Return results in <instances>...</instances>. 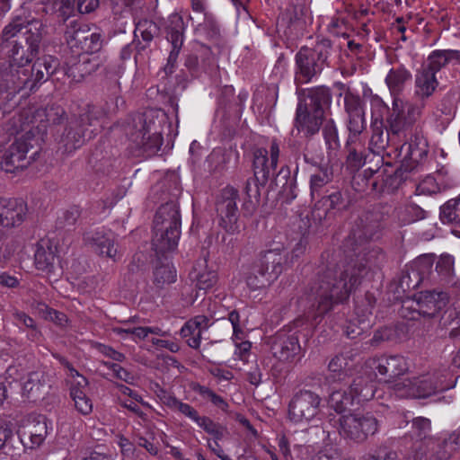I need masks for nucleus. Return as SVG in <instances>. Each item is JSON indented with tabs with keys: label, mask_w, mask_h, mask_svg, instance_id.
<instances>
[{
	"label": "nucleus",
	"mask_w": 460,
	"mask_h": 460,
	"mask_svg": "<svg viewBox=\"0 0 460 460\" xmlns=\"http://www.w3.org/2000/svg\"><path fill=\"white\" fill-rule=\"evenodd\" d=\"M196 391L205 399L209 400L215 406L218 407L222 411H226L228 409V403L224 400L223 397L214 393L212 390L206 386L199 385Z\"/></svg>",
	"instance_id": "de8ad7c7"
},
{
	"label": "nucleus",
	"mask_w": 460,
	"mask_h": 460,
	"mask_svg": "<svg viewBox=\"0 0 460 460\" xmlns=\"http://www.w3.org/2000/svg\"><path fill=\"white\" fill-rule=\"evenodd\" d=\"M270 352L279 361L291 362L300 354L301 347L295 335L278 334L270 340Z\"/></svg>",
	"instance_id": "a211bd4d"
},
{
	"label": "nucleus",
	"mask_w": 460,
	"mask_h": 460,
	"mask_svg": "<svg viewBox=\"0 0 460 460\" xmlns=\"http://www.w3.org/2000/svg\"><path fill=\"white\" fill-rule=\"evenodd\" d=\"M348 163L355 168L361 167L364 164V155L362 151H358L357 146L349 147Z\"/></svg>",
	"instance_id": "680f3d73"
},
{
	"label": "nucleus",
	"mask_w": 460,
	"mask_h": 460,
	"mask_svg": "<svg viewBox=\"0 0 460 460\" xmlns=\"http://www.w3.org/2000/svg\"><path fill=\"white\" fill-rule=\"evenodd\" d=\"M261 272L258 268L252 272L246 278V283L251 289L256 290L260 288H266L272 284L279 277V269L278 266L273 267V269L266 272Z\"/></svg>",
	"instance_id": "7c9ffc66"
},
{
	"label": "nucleus",
	"mask_w": 460,
	"mask_h": 460,
	"mask_svg": "<svg viewBox=\"0 0 460 460\" xmlns=\"http://www.w3.org/2000/svg\"><path fill=\"white\" fill-rule=\"evenodd\" d=\"M48 386L41 373L33 372L22 384V393L30 400H38L46 393Z\"/></svg>",
	"instance_id": "c756f323"
},
{
	"label": "nucleus",
	"mask_w": 460,
	"mask_h": 460,
	"mask_svg": "<svg viewBox=\"0 0 460 460\" xmlns=\"http://www.w3.org/2000/svg\"><path fill=\"white\" fill-rule=\"evenodd\" d=\"M198 31L210 40L217 41L221 37L220 26L212 13H205L204 21L199 24Z\"/></svg>",
	"instance_id": "58836bf2"
},
{
	"label": "nucleus",
	"mask_w": 460,
	"mask_h": 460,
	"mask_svg": "<svg viewBox=\"0 0 460 460\" xmlns=\"http://www.w3.org/2000/svg\"><path fill=\"white\" fill-rule=\"evenodd\" d=\"M434 259L431 255H423L419 257L415 262L414 266L416 270L421 274V275H427L430 272L432 267H433Z\"/></svg>",
	"instance_id": "6e6d98bb"
},
{
	"label": "nucleus",
	"mask_w": 460,
	"mask_h": 460,
	"mask_svg": "<svg viewBox=\"0 0 460 460\" xmlns=\"http://www.w3.org/2000/svg\"><path fill=\"white\" fill-rule=\"evenodd\" d=\"M26 31V24L22 22V19L17 17L11 22L5 25L1 33V43H13L14 38L19 34Z\"/></svg>",
	"instance_id": "79ce46f5"
},
{
	"label": "nucleus",
	"mask_w": 460,
	"mask_h": 460,
	"mask_svg": "<svg viewBox=\"0 0 460 460\" xmlns=\"http://www.w3.org/2000/svg\"><path fill=\"white\" fill-rule=\"evenodd\" d=\"M288 262L287 252L282 246H277L263 252L260 259V263L257 268L261 271H270L273 267L278 266L279 269V275L282 273L284 264Z\"/></svg>",
	"instance_id": "bb28decb"
},
{
	"label": "nucleus",
	"mask_w": 460,
	"mask_h": 460,
	"mask_svg": "<svg viewBox=\"0 0 460 460\" xmlns=\"http://www.w3.org/2000/svg\"><path fill=\"white\" fill-rule=\"evenodd\" d=\"M31 447H39L45 440L48 435V422L43 418L37 420L28 430Z\"/></svg>",
	"instance_id": "c03bdc74"
},
{
	"label": "nucleus",
	"mask_w": 460,
	"mask_h": 460,
	"mask_svg": "<svg viewBox=\"0 0 460 460\" xmlns=\"http://www.w3.org/2000/svg\"><path fill=\"white\" fill-rule=\"evenodd\" d=\"M39 60V66L43 67L46 71L47 77H50L59 65L58 58L53 56H44Z\"/></svg>",
	"instance_id": "4d7b16f0"
},
{
	"label": "nucleus",
	"mask_w": 460,
	"mask_h": 460,
	"mask_svg": "<svg viewBox=\"0 0 460 460\" xmlns=\"http://www.w3.org/2000/svg\"><path fill=\"white\" fill-rule=\"evenodd\" d=\"M344 102L348 114L364 113L362 102L359 96L354 95L351 93H346Z\"/></svg>",
	"instance_id": "5fc2aeb1"
},
{
	"label": "nucleus",
	"mask_w": 460,
	"mask_h": 460,
	"mask_svg": "<svg viewBox=\"0 0 460 460\" xmlns=\"http://www.w3.org/2000/svg\"><path fill=\"white\" fill-rule=\"evenodd\" d=\"M46 318L59 326H66L67 323L66 315L61 312L53 309H47Z\"/></svg>",
	"instance_id": "69168bd1"
},
{
	"label": "nucleus",
	"mask_w": 460,
	"mask_h": 460,
	"mask_svg": "<svg viewBox=\"0 0 460 460\" xmlns=\"http://www.w3.org/2000/svg\"><path fill=\"white\" fill-rule=\"evenodd\" d=\"M173 411L189 418L207 433L212 435L216 438H220L224 435V429L221 426L216 424L212 420L206 416H199L197 410L189 403L179 400Z\"/></svg>",
	"instance_id": "aec40b11"
},
{
	"label": "nucleus",
	"mask_w": 460,
	"mask_h": 460,
	"mask_svg": "<svg viewBox=\"0 0 460 460\" xmlns=\"http://www.w3.org/2000/svg\"><path fill=\"white\" fill-rule=\"evenodd\" d=\"M366 367L381 376L394 378L407 373L410 364L404 357L393 355L370 358L367 361Z\"/></svg>",
	"instance_id": "2eb2a0df"
},
{
	"label": "nucleus",
	"mask_w": 460,
	"mask_h": 460,
	"mask_svg": "<svg viewBox=\"0 0 460 460\" xmlns=\"http://www.w3.org/2000/svg\"><path fill=\"white\" fill-rule=\"evenodd\" d=\"M27 205L21 199L0 198V225L4 227L20 226L26 218Z\"/></svg>",
	"instance_id": "dca6fc26"
},
{
	"label": "nucleus",
	"mask_w": 460,
	"mask_h": 460,
	"mask_svg": "<svg viewBox=\"0 0 460 460\" xmlns=\"http://www.w3.org/2000/svg\"><path fill=\"white\" fill-rule=\"evenodd\" d=\"M181 217L175 202L161 206L154 221L153 245L157 252L173 251L180 239Z\"/></svg>",
	"instance_id": "423d86ee"
},
{
	"label": "nucleus",
	"mask_w": 460,
	"mask_h": 460,
	"mask_svg": "<svg viewBox=\"0 0 460 460\" xmlns=\"http://www.w3.org/2000/svg\"><path fill=\"white\" fill-rule=\"evenodd\" d=\"M59 361L68 369L69 376L76 378V380L72 382L70 388V396L74 402L75 408L83 415L91 413L93 411V403L86 394L88 385L86 378L81 376L64 358H59Z\"/></svg>",
	"instance_id": "4468645a"
},
{
	"label": "nucleus",
	"mask_w": 460,
	"mask_h": 460,
	"mask_svg": "<svg viewBox=\"0 0 460 460\" xmlns=\"http://www.w3.org/2000/svg\"><path fill=\"white\" fill-rule=\"evenodd\" d=\"M362 269L348 267L339 273L327 269L311 285L307 299L314 301L313 307L319 314L331 311L335 305L343 303L349 294L360 284Z\"/></svg>",
	"instance_id": "f03ea898"
},
{
	"label": "nucleus",
	"mask_w": 460,
	"mask_h": 460,
	"mask_svg": "<svg viewBox=\"0 0 460 460\" xmlns=\"http://www.w3.org/2000/svg\"><path fill=\"white\" fill-rule=\"evenodd\" d=\"M193 280L199 290L208 291L212 289L217 283V273L209 269L204 260L199 262L194 268Z\"/></svg>",
	"instance_id": "cd10ccee"
},
{
	"label": "nucleus",
	"mask_w": 460,
	"mask_h": 460,
	"mask_svg": "<svg viewBox=\"0 0 460 460\" xmlns=\"http://www.w3.org/2000/svg\"><path fill=\"white\" fill-rule=\"evenodd\" d=\"M349 390L354 396V401L357 400L358 402L371 400L376 393L375 385L366 382L362 377L356 378Z\"/></svg>",
	"instance_id": "72a5a7b5"
},
{
	"label": "nucleus",
	"mask_w": 460,
	"mask_h": 460,
	"mask_svg": "<svg viewBox=\"0 0 460 460\" xmlns=\"http://www.w3.org/2000/svg\"><path fill=\"white\" fill-rule=\"evenodd\" d=\"M321 402V397L314 392L303 390L296 393L288 405L289 420L298 424H308L319 419Z\"/></svg>",
	"instance_id": "1a4fd4ad"
},
{
	"label": "nucleus",
	"mask_w": 460,
	"mask_h": 460,
	"mask_svg": "<svg viewBox=\"0 0 460 460\" xmlns=\"http://www.w3.org/2000/svg\"><path fill=\"white\" fill-rule=\"evenodd\" d=\"M332 180V173L328 171V169H321L317 172L314 173L311 176V190L314 195L323 186L327 184Z\"/></svg>",
	"instance_id": "09e8293b"
},
{
	"label": "nucleus",
	"mask_w": 460,
	"mask_h": 460,
	"mask_svg": "<svg viewBox=\"0 0 460 460\" xmlns=\"http://www.w3.org/2000/svg\"><path fill=\"white\" fill-rule=\"evenodd\" d=\"M34 257L37 269L46 272L54 271L58 262L55 251L50 246L39 245Z\"/></svg>",
	"instance_id": "2f4dec72"
},
{
	"label": "nucleus",
	"mask_w": 460,
	"mask_h": 460,
	"mask_svg": "<svg viewBox=\"0 0 460 460\" xmlns=\"http://www.w3.org/2000/svg\"><path fill=\"white\" fill-rule=\"evenodd\" d=\"M411 74L403 67L393 68L385 78L387 86H400L407 83Z\"/></svg>",
	"instance_id": "49530a36"
},
{
	"label": "nucleus",
	"mask_w": 460,
	"mask_h": 460,
	"mask_svg": "<svg viewBox=\"0 0 460 460\" xmlns=\"http://www.w3.org/2000/svg\"><path fill=\"white\" fill-rule=\"evenodd\" d=\"M132 141L146 152H156L163 145V131H153V133H143L141 136H135L131 133Z\"/></svg>",
	"instance_id": "473e14b6"
},
{
	"label": "nucleus",
	"mask_w": 460,
	"mask_h": 460,
	"mask_svg": "<svg viewBox=\"0 0 460 460\" xmlns=\"http://www.w3.org/2000/svg\"><path fill=\"white\" fill-rule=\"evenodd\" d=\"M209 320L204 315H198L188 321L181 329V334L187 340L190 347L197 349L200 345L201 335L208 328Z\"/></svg>",
	"instance_id": "4be33fe9"
},
{
	"label": "nucleus",
	"mask_w": 460,
	"mask_h": 460,
	"mask_svg": "<svg viewBox=\"0 0 460 460\" xmlns=\"http://www.w3.org/2000/svg\"><path fill=\"white\" fill-rule=\"evenodd\" d=\"M107 368L111 369L114 376L120 380L125 381L128 384H133L135 381L134 376L129 373L128 370L123 368L117 363H112L109 361H103L102 363Z\"/></svg>",
	"instance_id": "864d4df0"
},
{
	"label": "nucleus",
	"mask_w": 460,
	"mask_h": 460,
	"mask_svg": "<svg viewBox=\"0 0 460 460\" xmlns=\"http://www.w3.org/2000/svg\"><path fill=\"white\" fill-rule=\"evenodd\" d=\"M454 266V259L451 256H443L437 263L436 270L439 274L448 276L451 274Z\"/></svg>",
	"instance_id": "13d9d810"
},
{
	"label": "nucleus",
	"mask_w": 460,
	"mask_h": 460,
	"mask_svg": "<svg viewBox=\"0 0 460 460\" xmlns=\"http://www.w3.org/2000/svg\"><path fill=\"white\" fill-rule=\"evenodd\" d=\"M299 100L295 126L305 135H313L320 129L323 119V104L330 102L323 88H301L296 91Z\"/></svg>",
	"instance_id": "20e7f679"
},
{
	"label": "nucleus",
	"mask_w": 460,
	"mask_h": 460,
	"mask_svg": "<svg viewBox=\"0 0 460 460\" xmlns=\"http://www.w3.org/2000/svg\"><path fill=\"white\" fill-rule=\"evenodd\" d=\"M32 83L31 86H35L38 84L46 83L49 77H47L46 71L43 67L39 66V60H37L32 66Z\"/></svg>",
	"instance_id": "bf43d9fd"
},
{
	"label": "nucleus",
	"mask_w": 460,
	"mask_h": 460,
	"mask_svg": "<svg viewBox=\"0 0 460 460\" xmlns=\"http://www.w3.org/2000/svg\"><path fill=\"white\" fill-rule=\"evenodd\" d=\"M185 30L186 25L181 15L174 13L168 17L165 25V32L167 40L172 44V49L164 67L165 73H171L177 62L184 42Z\"/></svg>",
	"instance_id": "9d476101"
},
{
	"label": "nucleus",
	"mask_w": 460,
	"mask_h": 460,
	"mask_svg": "<svg viewBox=\"0 0 460 460\" xmlns=\"http://www.w3.org/2000/svg\"><path fill=\"white\" fill-rule=\"evenodd\" d=\"M332 51V41L318 37L312 46H303L296 54V75L297 84H305L314 81L323 70L329 66V58Z\"/></svg>",
	"instance_id": "39448f33"
},
{
	"label": "nucleus",
	"mask_w": 460,
	"mask_h": 460,
	"mask_svg": "<svg viewBox=\"0 0 460 460\" xmlns=\"http://www.w3.org/2000/svg\"><path fill=\"white\" fill-rule=\"evenodd\" d=\"M154 391L159 399L160 402L169 408L170 410L173 411L176 404L179 402V399H177L174 395H172L171 393L167 392L164 388H162L158 384H154Z\"/></svg>",
	"instance_id": "3c124183"
},
{
	"label": "nucleus",
	"mask_w": 460,
	"mask_h": 460,
	"mask_svg": "<svg viewBox=\"0 0 460 460\" xmlns=\"http://www.w3.org/2000/svg\"><path fill=\"white\" fill-rule=\"evenodd\" d=\"M309 15L306 0H290L284 13V17L290 26H295L298 30L305 29Z\"/></svg>",
	"instance_id": "393cba45"
},
{
	"label": "nucleus",
	"mask_w": 460,
	"mask_h": 460,
	"mask_svg": "<svg viewBox=\"0 0 460 460\" xmlns=\"http://www.w3.org/2000/svg\"><path fill=\"white\" fill-rule=\"evenodd\" d=\"M46 33V26L41 21H29L26 22V31L22 32V39L14 40L13 43L0 44V51L11 66L23 67L39 55Z\"/></svg>",
	"instance_id": "7ed1b4c3"
},
{
	"label": "nucleus",
	"mask_w": 460,
	"mask_h": 460,
	"mask_svg": "<svg viewBox=\"0 0 460 460\" xmlns=\"http://www.w3.org/2000/svg\"><path fill=\"white\" fill-rule=\"evenodd\" d=\"M89 25L76 19L69 20L66 24L64 38L67 47L74 55H78L79 48L84 41V35Z\"/></svg>",
	"instance_id": "b1692460"
},
{
	"label": "nucleus",
	"mask_w": 460,
	"mask_h": 460,
	"mask_svg": "<svg viewBox=\"0 0 460 460\" xmlns=\"http://www.w3.org/2000/svg\"><path fill=\"white\" fill-rule=\"evenodd\" d=\"M436 74L427 64H423L416 75V86H433V84H438Z\"/></svg>",
	"instance_id": "a18cd8bd"
},
{
	"label": "nucleus",
	"mask_w": 460,
	"mask_h": 460,
	"mask_svg": "<svg viewBox=\"0 0 460 460\" xmlns=\"http://www.w3.org/2000/svg\"><path fill=\"white\" fill-rule=\"evenodd\" d=\"M65 115L63 108L51 105L48 108L28 107L13 119L17 131L24 132L18 137L2 155L1 166L6 172H13L26 166V156L43 134L49 124H58Z\"/></svg>",
	"instance_id": "f257e3e1"
},
{
	"label": "nucleus",
	"mask_w": 460,
	"mask_h": 460,
	"mask_svg": "<svg viewBox=\"0 0 460 460\" xmlns=\"http://www.w3.org/2000/svg\"><path fill=\"white\" fill-rule=\"evenodd\" d=\"M228 320L233 327V338L234 340H242L243 331L240 327V315L236 311L228 314Z\"/></svg>",
	"instance_id": "052dcab7"
},
{
	"label": "nucleus",
	"mask_w": 460,
	"mask_h": 460,
	"mask_svg": "<svg viewBox=\"0 0 460 460\" xmlns=\"http://www.w3.org/2000/svg\"><path fill=\"white\" fill-rule=\"evenodd\" d=\"M452 61V49L432 51L427 59V65L438 73L442 67Z\"/></svg>",
	"instance_id": "a19ab883"
},
{
	"label": "nucleus",
	"mask_w": 460,
	"mask_h": 460,
	"mask_svg": "<svg viewBox=\"0 0 460 460\" xmlns=\"http://www.w3.org/2000/svg\"><path fill=\"white\" fill-rule=\"evenodd\" d=\"M311 460H340V457L337 452L331 450L319 452Z\"/></svg>",
	"instance_id": "774afa93"
},
{
	"label": "nucleus",
	"mask_w": 460,
	"mask_h": 460,
	"mask_svg": "<svg viewBox=\"0 0 460 460\" xmlns=\"http://www.w3.org/2000/svg\"><path fill=\"white\" fill-rule=\"evenodd\" d=\"M456 184L448 171L441 168L424 177L417 185L418 195H434L453 188Z\"/></svg>",
	"instance_id": "f3484780"
},
{
	"label": "nucleus",
	"mask_w": 460,
	"mask_h": 460,
	"mask_svg": "<svg viewBox=\"0 0 460 460\" xmlns=\"http://www.w3.org/2000/svg\"><path fill=\"white\" fill-rule=\"evenodd\" d=\"M409 302H405L402 305L404 316H407L404 311L413 309L420 315L433 317L446 306L447 296L443 292L425 291L418 294L411 305H408Z\"/></svg>",
	"instance_id": "f8f14e48"
},
{
	"label": "nucleus",
	"mask_w": 460,
	"mask_h": 460,
	"mask_svg": "<svg viewBox=\"0 0 460 460\" xmlns=\"http://www.w3.org/2000/svg\"><path fill=\"white\" fill-rule=\"evenodd\" d=\"M84 38V41L82 42L77 56H80L84 53H94L102 49V35L99 32L92 31L90 27L88 28Z\"/></svg>",
	"instance_id": "ea45409f"
},
{
	"label": "nucleus",
	"mask_w": 460,
	"mask_h": 460,
	"mask_svg": "<svg viewBox=\"0 0 460 460\" xmlns=\"http://www.w3.org/2000/svg\"><path fill=\"white\" fill-rule=\"evenodd\" d=\"M348 115V129L349 131L348 145L355 144L356 146L363 147V145L358 142V136L365 128L364 113H352Z\"/></svg>",
	"instance_id": "e433bc0d"
},
{
	"label": "nucleus",
	"mask_w": 460,
	"mask_h": 460,
	"mask_svg": "<svg viewBox=\"0 0 460 460\" xmlns=\"http://www.w3.org/2000/svg\"><path fill=\"white\" fill-rule=\"evenodd\" d=\"M165 122V115L158 110L149 109L141 114H137L130 119L125 127L126 133L131 137L148 134L153 131H163V124Z\"/></svg>",
	"instance_id": "ddd939ff"
},
{
	"label": "nucleus",
	"mask_w": 460,
	"mask_h": 460,
	"mask_svg": "<svg viewBox=\"0 0 460 460\" xmlns=\"http://www.w3.org/2000/svg\"><path fill=\"white\" fill-rule=\"evenodd\" d=\"M81 13H90L99 6V0H75Z\"/></svg>",
	"instance_id": "e2e57ef3"
},
{
	"label": "nucleus",
	"mask_w": 460,
	"mask_h": 460,
	"mask_svg": "<svg viewBox=\"0 0 460 460\" xmlns=\"http://www.w3.org/2000/svg\"><path fill=\"white\" fill-rule=\"evenodd\" d=\"M12 437V424L5 420H0V449Z\"/></svg>",
	"instance_id": "0e129e2a"
},
{
	"label": "nucleus",
	"mask_w": 460,
	"mask_h": 460,
	"mask_svg": "<svg viewBox=\"0 0 460 460\" xmlns=\"http://www.w3.org/2000/svg\"><path fill=\"white\" fill-rule=\"evenodd\" d=\"M449 387L450 385L444 384L442 376L434 372L398 382L394 384V391L398 397L421 399Z\"/></svg>",
	"instance_id": "0eeeda50"
},
{
	"label": "nucleus",
	"mask_w": 460,
	"mask_h": 460,
	"mask_svg": "<svg viewBox=\"0 0 460 460\" xmlns=\"http://www.w3.org/2000/svg\"><path fill=\"white\" fill-rule=\"evenodd\" d=\"M155 283L158 287L165 284H171L176 280V270L174 267L169 263L156 266L154 272Z\"/></svg>",
	"instance_id": "37998d69"
},
{
	"label": "nucleus",
	"mask_w": 460,
	"mask_h": 460,
	"mask_svg": "<svg viewBox=\"0 0 460 460\" xmlns=\"http://www.w3.org/2000/svg\"><path fill=\"white\" fill-rule=\"evenodd\" d=\"M238 193L232 188L222 190L220 199L217 203V211L220 217V226L229 234L239 232L237 224V204Z\"/></svg>",
	"instance_id": "9b49d317"
},
{
	"label": "nucleus",
	"mask_w": 460,
	"mask_h": 460,
	"mask_svg": "<svg viewBox=\"0 0 460 460\" xmlns=\"http://www.w3.org/2000/svg\"><path fill=\"white\" fill-rule=\"evenodd\" d=\"M400 152L404 159H408L413 163H419L428 153L427 141L423 137L415 135L410 142L402 146Z\"/></svg>",
	"instance_id": "c85d7f7f"
},
{
	"label": "nucleus",
	"mask_w": 460,
	"mask_h": 460,
	"mask_svg": "<svg viewBox=\"0 0 460 460\" xmlns=\"http://www.w3.org/2000/svg\"><path fill=\"white\" fill-rule=\"evenodd\" d=\"M353 402L354 396L350 391L349 394H347V391H332L329 399L330 406L339 413L345 411L349 406L352 405Z\"/></svg>",
	"instance_id": "4c0bfd02"
},
{
	"label": "nucleus",
	"mask_w": 460,
	"mask_h": 460,
	"mask_svg": "<svg viewBox=\"0 0 460 460\" xmlns=\"http://www.w3.org/2000/svg\"><path fill=\"white\" fill-rule=\"evenodd\" d=\"M412 429L414 435L420 438H425L431 429L430 420L427 418L418 417L412 420Z\"/></svg>",
	"instance_id": "8fccbe9b"
},
{
	"label": "nucleus",
	"mask_w": 460,
	"mask_h": 460,
	"mask_svg": "<svg viewBox=\"0 0 460 460\" xmlns=\"http://www.w3.org/2000/svg\"><path fill=\"white\" fill-rule=\"evenodd\" d=\"M440 219L443 223L460 226V196L448 200L440 208Z\"/></svg>",
	"instance_id": "c9c22d12"
},
{
	"label": "nucleus",
	"mask_w": 460,
	"mask_h": 460,
	"mask_svg": "<svg viewBox=\"0 0 460 460\" xmlns=\"http://www.w3.org/2000/svg\"><path fill=\"white\" fill-rule=\"evenodd\" d=\"M266 149L259 148L253 155V169L255 175L261 174L262 179H267L271 172H274L279 162V147L276 142L270 146V159L268 160Z\"/></svg>",
	"instance_id": "412c9836"
},
{
	"label": "nucleus",
	"mask_w": 460,
	"mask_h": 460,
	"mask_svg": "<svg viewBox=\"0 0 460 460\" xmlns=\"http://www.w3.org/2000/svg\"><path fill=\"white\" fill-rule=\"evenodd\" d=\"M338 431L346 439L360 443L377 431V420L369 414L360 412L342 413L339 419Z\"/></svg>",
	"instance_id": "6e6552de"
},
{
	"label": "nucleus",
	"mask_w": 460,
	"mask_h": 460,
	"mask_svg": "<svg viewBox=\"0 0 460 460\" xmlns=\"http://www.w3.org/2000/svg\"><path fill=\"white\" fill-rule=\"evenodd\" d=\"M118 444L123 456L127 457H131L133 456L134 446L128 438L119 437Z\"/></svg>",
	"instance_id": "338daca9"
},
{
	"label": "nucleus",
	"mask_w": 460,
	"mask_h": 460,
	"mask_svg": "<svg viewBox=\"0 0 460 460\" xmlns=\"http://www.w3.org/2000/svg\"><path fill=\"white\" fill-rule=\"evenodd\" d=\"M84 137L85 134L81 131V128L79 130H75L71 127L66 130V133L62 137L60 148H62L65 153H71L82 146Z\"/></svg>",
	"instance_id": "f704fd0d"
},
{
	"label": "nucleus",
	"mask_w": 460,
	"mask_h": 460,
	"mask_svg": "<svg viewBox=\"0 0 460 460\" xmlns=\"http://www.w3.org/2000/svg\"><path fill=\"white\" fill-rule=\"evenodd\" d=\"M419 108L400 100L394 102L393 113L390 118V128L394 133L411 126L419 116Z\"/></svg>",
	"instance_id": "6ab92c4d"
},
{
	"label": "nucleus",
	"mask_w": 460,
	"mask_h": 460,
	"mask_svg": "<svg viewBox=\"0 0 460 460\" xmlns=\"http://www.w3.org/2000/svg\"><path fill=\"white\" fill-rule=\"evenodd\" d=\"M351 360L343 354L333 357L328 365L327 380L335 383L344 380L351 374Z\"/></svg>",
	"instance_id": "a878e982"
},
{
	"label": "nucleus",
	"mask_w": 460,
	"mask_h": 460,
	"mask_svg": "<svg viewBox=\"0 0 460 460\" xmlns=\"http://www.w3.org/2000/svg\"><path fill=\"white\" fill-rule=\"evenodd\" d=\"M157 31L156 25L148 21H145L143 22H140L135 31V34L137 35V32L140 33L142 39L146 43H149L153 40L155 34Z\"/></svg>",
	"instance_id": "603ef678"
},
{
	"label": "nucleus",
	"mask_w": 460,
	"mask_h": 460,
	"mask_svg": "<svg viewBox=\"0 0 460 460\" xmlns=\"http://www.w3.org/2000/svg\"><path fill=\"white\" fill-rule=\"evenodd\" d=\"M84 239L99 254L112 260L116 259L117 248L111 233L105 234L101 231L88 233Z\"/></svg>",
	"instance_id": "5701e85b"
}]
</instances>
